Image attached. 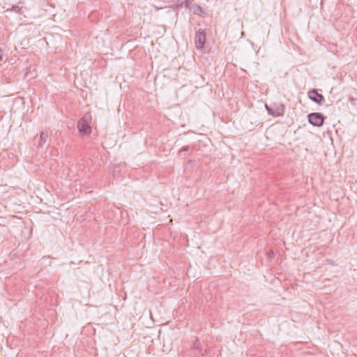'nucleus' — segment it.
<instances>
[{
  "label": "nucleus",
  "instance_id": "obj_1",
  "mask_svg": "<svg viewBox=\"0 0 357 357\" xmlns=\"http://www.w3.org/2000/svg\"><path fill=\"white\" fill-rule=\"evenodd\" d=\"M206 33L202 29H199L196 31L195 36V44L197 50H203L206 43Z\"/></svg>",
  "mask_w": 357,
  "mask_h": 357
},
{
  "label": "nucleus",
  "instance_id": "obj_2",
  "mask_svg": "<svg viewBox=\"0 0 357 357\" xmlns=\"http://www.w3.org/2000/svg\"><path fill=\"white\" fill-rule=\"evenodd\" d=\"M324 120V116L321 113H311L308 115V121L314 126H321Z\"/></svg>",
  "mask_w": 357,
  "mask_h": 357
},
{
  "label": "nucleus",
  "instance_id": "obj_3",
  "mask_svg": "<svg viewBox=\"0 0 357 357\" xmlns=\"http://www.w3.org/2000/svg\"><path fill=\"white\" fill-rule=\"evenodd\" d=\"M77 128L82 135H90L91 132V127L89 122L84 119H81L77 122Z\"/></svg>",
  "mask_w": 357,
  "mask_h": 357
},
{
  "label": "nucleus",
  "instance_id": "obj_4",
  "mask_svg": "<svg viewBox=\"0 0 357 357\" xmlns=\"http://www.w3.org/2000/svg\"><path fill=\"white\" fill-rule=\"evenodd\" d=\"M307 95L310 100L320 105L324 102V97L321 93H319L316 89L310 91Z\"/></svg>",
  "mask_w": 357,
  "mask_h": 357
},
{
  "label": "nucleus",
  "instance_id": "obj_5",
  "mask_svg": "<svg viewBox=\"0 0 357 357\" xmlns=\"http://www.w3.org/2000/svg\"><path fill=\"white\" fill-rule=\"evenodd\" d=\"M192 1L190 0H188L185 2V7L189 8L190 10L193 12L194 14L201 15L203 13L202 7L196 5H191Z\"/></svg>",
  "mask_w": 357,
  "mask_h": 357
},
{
  "label": "nucleus",
  "instance_id": "obj_6",
  "mask_svg": "<svg viewBox=\"0 0 357 357\" xmlns=\"http://www.w3.org/2000/svg\"><path fill=\"white\" fill-rule=\"evenodd\" d=\"M49 134L47 131L41 132L38 147H42L47 142Z\"/></svg>",
  "mask_w": 357,
  "mask_h": 357
},
{
  "label": "nucleus",
  "instance_id": "obj_7",
  "mask_svg": "<svg viewBox=\"0 0 357 357\" xmlns=\"http://www.w3.org/2000/svg\"><path fill=\"white\" fill-rule=\"evenodd\" d=\"M266 108L269 114H271L274 116H279L283 114L284 107L283 105L281 106V111H279V109L277 112H273L267 105H266Z\"/></svg>",
  "mask_w": 357,
  "mask_h": 357
},
{
  "label": "nucleus",
  "instance_id": "obj_8",
  "mask_svg": "<svg viewBox=\"0 0 357 357\" xmlns=\"http://www.w3.org/2000/svg\"><path fill=\"white\" fill-rule=\"evenodd\" d=\"M2 52H3V51L0 49V61H1L3 59V53Z\"/></svg>",
  "mask_w": 357,
  "mask_h": 357
}]
</instances>
